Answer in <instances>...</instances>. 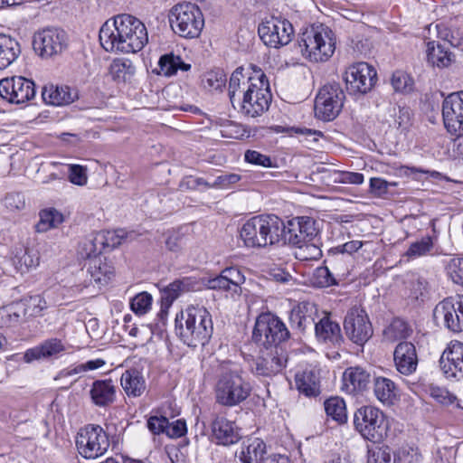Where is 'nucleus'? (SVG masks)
I'll use <instances>...</instances> for the list:
<instances>
[{
	"label": "nucleus",
	"instance_id": "f257e3e1",
	"mask_svg": "<svg viewBox=\"0 0 463 463\" xmlns=\"http://www.w3.org/2000/svg\"><path fill=\"white\" fill-rule=\"evenodd\" d=\"M99 38L105 51L122 53L137 52L148 42L145 24L128 14L106 21L99 29Z\"/></svg>",
	"mask_w": 463,
	"mask_h": 463
},
{
	"label": "nucleus",
	"instance_id": "f03ea898",
	"mask_svg": "<svg viewBox=\"0 0 463 463\" xmlns=\"http://www.w3.org/2000/svg\"><path fill=\"white\" fill-rule=\"evenodd\" d=\"M175 328L182 341L192 347L205 345L213 331L210 313L205 307L198 306H190L176 314Z\"/></svg>",
	"mask_w": 463,
	"mask_h": 463
},
{
	"label": "nucleus",
	"instance_id": "7ed1b4c3",
	"mask_svg": "<svg viewBox=\"0 0 463 463\" xmlns=\"http://www.w3.org/2000/svg\"><path fill=\"white\" fill-rule=\"evenodd\" d=\"M271 97L266 75L260 70L254 71L253 79L243 90L242 98L238 96L236 106L243 116L257 118L269 109Z\"/></svg>",
	"mask_w": 463,
	"mask_h": 463
},
{
	"label": "nucleus",
	"instance_id": "20e7f679",
	"mask_svg": "<svg viewBox=\"0 0 463 463\" xmlns=\"http://www.w3.org/2000/svg\"><path fill=\"white\" fill-rule=\"evenodd\" d=\"M298 42L303 56L314 62L326 61L335 50V34L324 24L307 29Z\"/></svg>",
	"mask_w": 463,
	"mask_h": 463
},
{
	"label": "nucleus",
	"instance_id": "39448f33",
	"mask_svg": "<svg viewBox=\"0 0 463 463\" xmlns=\"http://www.w3.org/2000/svg\"><path fill=\"white\" fill-rule=\"evenodd\" d=\"M251 392V385L240 373L222 365L215 385L216 402L223 406L232 407L244 402Z\"/></svg>",
	"mask_w": 463,
	"mask_h": 463
},
{
	"label": "nucleus",
	"instance_id": "423d86ee",
	"mask_svg": "<svg viewBox=\"0 0 463 463\" xmlns=\"http://www.w3.org/2000/svg\"><path fill=\"white\" fill-rule=\"evenodd\" d=\"M168 18L173 32L185 39L199 37L204 26V18L201 9L192 3L174 5Z\"/></svg>",
	"mask_w": 463,
	"mask_h": 463
},
{
	"label": "nucleus",
	"instance_id": "0eeeda50",
	"mask_svg": "<svg viewBox=\"0 0 463 463\" xmlns=\"http://www.w3.org/2000/svg\"><path fill=\"white\" fill-rule=\"evenodd\" d=\"M354 426L364 439L380 443L388 436L390 420L378 408L362 406L354 414Z\"/></svg>",
	"mask_w": 463,
	"mask_h": 463
},
{
	"label": "nucleus",
	"instance_id": "6e6552de",
	"mask_svg": "<svg viewBox=\"0 0 463 463\" xmlns=\"http://www.w3.org/2000/svg\"><path fill=\"white\" fill-rule=\"evenodd\" d=\"M290 336L286 325L270 313L260 314L255 322L252 340L266 349L282 347L281 345Z\"/></svg>",
	"mask_w": 463,
	"mask_h": 463
},
{
	"label": "nucleus",
	"instance_id": "1a4fd4ad",
	"mask_svg": "<svg viewBox=\"0 0 463 463\" xmlns=\"http://www.w3.org/2000/svg\"><path fill=\"white\" fill-rule=\"evenodd\" d=\"M258 33L265 45L279 48L288 44L294 36L291 23L281 16L265 18L259 25Z\"/></svg>",
	"mask_w": 463,
	"mask_h": 463
},
{
	"label": "nucleus",
	"instance_id": "9d476101",
	"mask_svg": "<svg viewBox=\"0 0 463 463\" xmlns=\"http://www.w3.org/2000/svg\"><path fill=\"white\" fill-rule=\"evenodd\" d=\"M345 95L339 84L323 86L315 99L316 117L324 121L335 119L341 112Z\"/></svg>",
	"mask_w": 463,
	"mask_h": 463
},
{
	"label": "nucleus",
	"instance_id": "9b49d317",
	"mask_svg": "<svg viewBox=\"0 0 463 463\" xmlns=\"http://www.w3.org/2000/svg\"><path fill=\"white\" fill-rule=\"evenodd\" d=\"M76 446L79 453L85 458H96L108 450L109 439L99 425L90 424L78 433Z\"/></svg>",
	"mask_w": 463,
	"mask_h": 463
},
{
	"label": "nucleus",
	"instance_id": "f8f14e48",
	"mask_svg": "<svg viewBox=\"0 0 463 463\" xmlns=\"http://www.w3.org/2000/svg\"><path fill=\"white\" fill-rule=\"evenodd\" d=\"M347 91L352 95L366 94L372 90L377 80L375 69L367 62L350 65L345 73Z\"/></svg>",
	"mask_w": 463,
	"mask_h": 463
},
{
	"label": "nucleus",
	"instance_id": "ddd939ff",
	"mask_svg": "<svg viewBox=\"0 0 463 463\" xmlns=\"http://www.w3.org/2000/svg\"><path fill=\"white\" fill-rule=\"evenodd\" d=\"M344 330L346 336L360 346H363L373 334L367 313L359 307L348 310L344 321Z\"/></svg>",
	"mask_w": 463,
	"mask_h": 463
},
{
	"label": "nucleus",
	"instance_id": "4468645a",
	"mask_svg": "<svg viewBox=\"0 0 463 463\" xmlns=\"http://www.w3.org/2000/svg\"><path fill=\"white\" fill-rule=\"evenodd\" d=\"M35 94L34 82L23 76H14L0 80V97L9 103H25L33 99Z\"/></svg>",
	"mask_w": 463,
	"mask_h": 463
},
{
	"label": "nucleus",
	"instance_id": "2eb2a0df",
	"mask_svg": "<svg viewBox=\"0 0 463 463\" xmlns=\"http://www.w3.org/2000/svg\"><path fill=\"white\" fill-rule=\"evenodd\" d=\"M33 45L42 57H52L66 48L67 34L59 28H46L34 34Z\"/></svg>",
	"mask_w": 463,
	"mask_h": 463
},
{
	"label": "nucleus",
	"instance_id": "dca6fc26",
	"mask_svg": "<svg viewBox=\"0 0 463 463\" xmlns=\"http://www.w3.org/2000/svg\"><path fill=\"white\" fill-rule=\"evenodd\" d=\"M317 236L318 229L316 227V221L311 217H296L285 223V243L301 245L307 241H316Z\"/></svg>",
	"mask_w": 463,
	"mask_h": 463
},
{
	"label": "nucleus",
	"instance_id": "f3484780",
	"mask_svg": "<svg viewBox=\"0 0 463 463\" xmlns=\"http://www.w3.org/2000/svg\"><path fill=\"white\" fill-rule=\"evenodd\" d=\"M434 317L442 318L445 326L452 332L463 330V296L447 298L434 309Z\"/></svg>",
	"mask_w": 463,
	"mask_h": 463
},
{
	"label": "nucleus",
	"instance_id": "a211bd4d",
	"mask_svg": "<svg viewBox=\"0 0 463 463\" xmlns=\"http://www.w3.org/2000/svg\"><path fill=\"white\" fill-rule=\"evenodd\" d=\"M442 118L447 130L456 136H463V90L451 93L442 103Z\"/></svg>",
	"mask_w": 463,
	"mask_h": 463
},
{
	"label": "nucleus",
	"instance_id": "6ab92c4d",
	"mask_svg": "<svg viewBox=\"0 0 463 463\" xmlns=\"http://www.w3.org/2000/svg\"><path fill=\"white\" fill-rule=\"evenodd\" d=\"M288 357L282 347L266 349L251 364L255 375L271 377L280 373L286 366Z\"/></svg>",
	"mask_w": 463,
	"mask_h": 463
},
{
	"label": "nucleus",
	"instance_id": "aec40b11",
	"mask_svg": "<svg viewBox=\"0 0 463 463\" xmlns=\"http://www.w3.org/2000/svg\"><path fill=\"white\" fill-rule=\"evenodd\" d=\"M439 365L447 378L463 376V344L451 342L442 353Z\"/></svg>",
	"mask_w": 463,
	"mask_h": 463
},
{
	"label": "nucleus",
	"instance_id": "412c9836",
	"mask_svg": "<svg viewBox=\"0 0 463 463\" xmlns=\"http://www.w3.org/2000/svg\"><path fill=\"white\" fill-rule=\"evenodd\" d=\"M318 309L315 303L301 301L293 306L289 314V322L294 329L304 333L315 326Z\"/></svg>",
	"mask_w": 463,
	"mask_h": 463
},
{
	"label": "nucleus",
	"instance_id": "4be33fe9",
	"mask_svg": "<svg viewBox=\"0 0 463 463\" xmlns=\"http://www.w3.org/2000/svg\"><path fill=\"white\" fill-rule=\"evenodd\" d=\"M212 440L219 445L228 446L236 443L241 436L235 422L223 416H216L212 423Z\"/></svg>",
	"mask_w": 463,
	"mask_h": 463
},
{
	"label": "nucleus",
	"instance_id": "5701e85b",
	"mask_svg": "<svg viewBox=\"0 0 463 463\" xmlns=\"http://www.w3.org/2000/svg\"><path fill=\"white\" fill-rule=\"evenodd\" d=\"M393 358L396 369L404 375L414 373L418 365V356L414 345L411 342H401L395 347Z\"/></svg>",
	"mask_w": 463,
	"mask_h": 463
},
{
	"label": "nucleus",
	"instance_id": "b1692460",
	"mask_svg": "<svg viewBox=\"0 0 463 463\" xmlns=\"http://www.w3.org/2000/svg\"><path fill=\"white\" fill-rule=\"evenodd\" d=\"M315 335L319 342L338 347L344 343L341 328L338 323L325 315L315 324Z\"/></svg>",
	"mask_w": 463,
	"mask_h": 463
},
{
	"label": "nucleus",
	"instance_id": "393cba45",
	"mask_svg": "<svg viewBox=\"0 0 463 463\" xmlns=\"http://www.w3.org/2000/svg\"><path fill=\"white\" fill-rule=\"evenodd\" d=\"M449 33H446L444 43L429 42L427 44V58L428 61L438 68L449 67L455 59V55L449 51V45L456 46L451 39L448 38Z\"/></svg>",
	"mask_w": 463,
	"mask_h": 463
},
{
	"label": "nucleus",
	"instance_id": "a878e982",
	"mask_svg": "<svg viewBox=\"0 0 463 463\" xmlns=\"http://www.w3.org/2000/svg\"><path fill=\"white\" fill-rule=\"evenodd\" d=\"M261 226L263 232V243L271 246L285 239V222L275 214H261Z\"/></svg>",
	"mask_w": 463,
	"mask_h": 463
},
{
	"label": "nucleus",
	"instance_id": "bb28decb",
	"mask_svg": "<svg viewBox=\"0 0 463 463\" xmlns=\"http://www.w3.org/2000/svg\"><path fill=\"white\" fill-rule=\"evenodd\" d=\"M371 380V373L363 367H349L343 373V388L346 392L354 394L364 391Z\"/></svg>",
	"mask_w": 463,
	"mask_h": 463
},
{
	"label": "nucleus",
	"instance_id": "cd10ccee",
	"mask_svg": "<svg viewBox=\"0 0 463 463\" xmlns=\"http://www.w3.org/2000/svg\"><path fill=\"white\" fill-rule=\"evenodd\" d=\"M260 215L254 216L248 220L240 230V236L246 247L265 248L263 243L264 235L262 232Z\"/></svg>",
	"mask_w": 463,
	"mask_h": 463
},
{
	"label": "nucleus",
	"instance_id": "c85d7f7f",
	"mask_svg": "<svg viewBox=\"0 0 463 463\" xmlns=\"http://www.w3.org/2000/svg\"><path fill=\"white\" fill-rule=\"evenodd\" d=\"M90 395L96 406H109L115 401L116 386L111 379L96 380L91 385Z\"/></svg>",
	"mask_w": 463,
	"mask_h": 463
},
{
	"label": "nucleus",
	"instance_id": "c756f323",
	"mask_svg": "<svg viewBox=\"0 0 463 463\" xmlns=\"http://www.w3.org/2000/svg\"><path fill=\"white\" fill-rule=\"evenodd\" d=\"M45 103L53 106H65L78 99V94L69 86H45L42 91Z\"/></svg>",
	"mask_w": 463,
	"mask_h": 463
},
{
	"label": "nucleus",
	"instance_id": "7c9ffc66",
	"mask_svg": "<svg viewBox=\"0 0 463 463\" xmlns=\"http://www.w3.org/2000/svg\"><path fill=\"white\" fill-rule=\"evenodd\" d=\"M120 383L128 397H139L146 389V380L142 373L135 368L127 370L122 373Z\"/></svg>",
	"mask_w": 463,
	"mask_h": 463
},
{
	"label": "nucleus",
	"instance_id": "2f4dec72",
	"mask_svg": "<svg viewBox=\"0 0 463 463\" xmlns=\"http://www.w3.org/2000/svg\"><path fill=\"white\" fill-rule=\"evenodd\" d=\"M254 71L252 72L246 71L242 67H238L231 75L229 81L228 95L232 107L237 109V93L241 96L243 90L248 88L250 81L253 79Z\"/></svg>",
	"mask_w": 463,
	"mask_h": 463
},
{
	"label": "nucleus",
	"instance_id": "473e14b6",
	"mask_svg": "<svg viewBox=\"0 0 463 463\" xmlns=\"http://www.w3.org/2000/svg\"><path fill=\"white\" fill-rule=\"evenodd\" d=\"M65 350V346L61 340L58 338H51L45 340L43 344L34 348L27 350L24 354V360L28 363L56 355Z\"/></svg>",
	"mask_w": 463,
	"mask_h": 463
},
{
	"label": "nucleus",
	"instance_id": "72a5a7b5",
	"mask_svg": "<svg viewBox=\"0 0 463 463\" xmlns=\"http://www.w3.org/2000/svg\"><path fill=\"white\" fill-rule=\"evenodd\" d=\"M197 285L194 279L185 277L175 279L161 290V299L165 300V307H171L173 302L183 293L193 290Z\"/></svg>",
	"mask_w": 463,
	"mask_h": 463
},
{
	"label": "nucleus",
	"instance_id": "f704fd0d",
	"mask_svg": "<svg viewBox=\"0 0 463 463\" xmlns=\"http://www.w3.org/2000/svg\"><path fill=\"white\" fill-rule=\"evenodd\" d=\"M265 443L261 439L254 438L249 439L247 443L243 442L237 457L241 463H262L265 459Z\"/></svg>",
	"mask_w": 463,
	"mask_h": 463
},
{
	"label": "nucleus",
	"instance_id": "c9c22d12",
	"mask_svg": "<svg viewBox=\"0 0 463 463\" xmlns=\"http://www.w3.org/2000/svg\"><path fill=\"white\" fill-rule=\"evenodd\" d=\"M88 272L95 282L106 284L114 274V267L106 257L101 255L89 261Z\"/></svg>",
	"mask_w": 463,
	"mask_h": 463
},
{
	"label": "nucleus",
	"instance_id": "e433bc0d",
	"mask_svg": "<svg viewBox=\"0 0 463 463\" xmlns=\"http://www.w3.org/2000/svg\"><path fill=\"white\" fill-rule=\"evenodd\" d=\"M20 54L19 43L11 36L0 33V70L9 67Z\"/></svg>",
	"mask_w": 463,
	"mask_h": 463
},
{
	"label": "nucleus",
	"instance_id": "4c0bfd02",
	"mask_svg": "<svg viewBox=\"0 0 463 463\" xmlns=\"http://www.w3.org/2000/svg\"><path fill=\"white\" fill-rule=\"evenodd\" d=\"M295 381L298 390L306 396L311 397L319 394V378L316 372L310 370L298 373Z\"/></svg>",
	"mask_w": 463,
	"mask_h": 463
},
{
	"label": "nucleus",
	"instance_id": "58836bf2",
	"mask_svg": "<svg viewBox=\"0 0 463 463\" xmlns=\"http://www.w3.org/2000/svg\"><path fill=\"white\" fill-rule=\"evenodd\" d=\"M373 392L377 400L383 404L391 405L396 399L395 384L385 377L374 379Z\"/></svg>",
	"mask_w": 463,
	"mask_h": 463
},
{
	"label": "nucleus",
	"instance_id": "ea45409f",
	"mask_svg": "<svg viewBox=\"0 0 463 463\" xmlns=\"http://www.w3.org/2000/svg\"><path fill=\"white\" fill-rule=\"evenodd\" d=\"M158 65L165 76L170 77L177 72L178 70L187 71L191 65L183 61L180 56L173 52L166 53L160 57Z\"/></svg>",
	"mask_w": 463,
	"mask_h": 463
},
{
	"label": "nucleus",
	"instance_id": "a19ab883",
	"mask_svg": "<svg viewBox=\"0 0 463 463\" xmlns=\"http://www.w3.org/2000/svg\"><path fill=\"white\" fill-rule=\"evenodd\" d=\"M24 317L30 318L42 316L43 311L47 308V303L40 295L30 296L18 301Z\"/></svg>",
	"mask_w": 463,
	"mask_h": 463
},
{
	"label": "nucleus",
	"instance_id": "79ce46f5",
	"mask_svg": "<svg viewBox=\"0 0 463 463\" xmlns=\"http://www.w3.org/2000/svg\"><path fill=\"white\" fill-rule=\"evenodd\" d=\"M325 411L328 417L339 424L345 423L347 413L345 401L340 397H330L324 402Z\"/></svg>",
	"mask_w": 463,
	"mask_h": 463
},
{
	"label": "nucleus",
	"instance_id": "37998d69",
	"mask_svg": "<svg viewBox=\"0 0 463 463\" xmlns=\"http://www.w3.org/2000/svg\"><path fill=\"white\" fill-rule=\"evenodd\" d=\"M40 220L35 228L38 232H44L56 227L63 221L62 214L55 208L43 209L39 213Z\"/></svg>",
	"mask_w": 463,
	"mask_h": 463
},
{
	"label": "nucleus",
	"instance_id": "c03bdc74",
	"mask_svg": "<svg viewBox=\"0 0 463 463\" xmlns=\"http://www.w3.org/2000/svg\"><path fill=\"white\" fill-rule=\"evenodd\" d=\"M38 257L28 248H20L12 259L13 265L20 273H24L30 268L35 267L38 264Z\"/></svg>",
	"mask_w": 463,
	"mask_h": 463
},
{
	"label": "nucleus",
	"instance_id": "a18cd8bd",
	"mask_svg": "<svg viewBox=\"0 0 463 463\" xmlns=\"http://www.w3.org/2000/svg\"><path fill=\"white\" fill-rule=\"evenodd\" d=\"M110 73L115 80L126 82L134 75L135 67L128 60H116L110 65Z\"/></svg>",
	"mask_w": 463,
	"mask_h": 463
},
{
	"label": "nucleus",
	"instance_id": "49530a36",
	"mask_svg": "<svg viewBox=\"0 0 463 463\" xmlns=\"http://www.w3.org/2000/svg\"><path fill=\"white\" fill-rule=\"evenodd\" d=\"M24 317L18 302L0 308V327L17 325Z\"/></svg>",
	"mask_w": 463,
	"mask_h": 463
},
{
	"label": "nucleus",
	"instance_id": "de8ad7c7",
	"mask_svg": "<svg viewBox=\"0 0 463 463\" xmlns=\"http://www.w3.org/2000/svg\"><path fill=\"white\" fill-rule=\"evenodd\" d=\"M126 238L124 230L101 232L96 235V241L99 242L102 249H113L120 245Z\"/></svg>",
	"mask_w": 463,
	"mask_h": 463
},
{
	"label": "nucleus",
	"instance_id": "09e8293b",
	"mask_svg": "<svg viewBox=\"0 0 463 463\" xmlns=\"http://www.w3.org/2000/svg\"><path fill=\"white\" fill-rule=\"evenodd\" d=\"M434 247L433 240L430 236H425L420 241L412 242L406 251V256L409 258H419L429 254Z\"/></svg>",
	"mask_w": 463,
	"mask_h": 463
},
{
	"label": "nucleus",
	"instance_id": "8fccbe9b",
	"mask_svg": "<svg viewBox=\"0 0 463 463\" xmlns=\"http://www.w3.org/2000/svg\"><path fill=\"white\" fill-rule=\"evenodd\" d=\"M296 246L298 250L295 254L300 260H317L322 256V250L315 241H307Z\"/></svg>",
	"mask_w": 463,
	"mask_h": 463
},
{
	"label": "nucleus",
	"instance_id": "3c124183",
	"mask_svg": "<svg viewBox=\"0 0 463 463\" xmlns=\"http://www.w3.org/2000/svg\"><path fill=\"white\" fill-rule=\"evenodd\" d=\"M391 83L395 91L402 93L411 92L414 85L412 78L402 71H396L392 73Z\"/></svg>",
	"mask_w": 463,
	"mask_h": 463
},
{
	"label": "nucleus",
	"instance_id": "603ef678",
	"mask_svg": "<svg viewBox=\"0 0 463 463\" xmlns=\"http://www.w3.org/2000/svg\"><path fill=\"white\" fill-rule=\"evenodd\" d=\"M394 460L388 446L368 449L367 463H394Z\"/></svg>",
	"mask_w": 463,
	"mask_h": 463
},
{
	"label": "nucleus",
	"instance_id": "864d4df0",
	"mask_svg": "<svg viewBox=\"0 0 463 463\" xmlns=\"http://www.w3.org/2000/svg\"><path fill=\"white\" fill-rule=\"evenodd\" d=\"M151 305L152 296L146 291L136 295L130 302L131 309L137 315L146 314L151 308Z\"/></svg>",
	"mask_w": 463,
	"mask_h": 463
},
{
	"label": "nucleus",
	"instance_id": "5fc2aeb1",
	"mask_svg": "<svg viewBox=\"0 0 463 463\" xmlns=\"http://www.w3.org/2000/svg\"><path fill=\"white\" fill-rule=\"evenodd\" d=\"M227 81L226 74L222 70H214L205 74L206 86L211 90H222Z\"/></svg>",
	"mask_w": 463,
	"mask_h": 463
},
{
	"label": "nucleus",
	"instance_id": "6e6d98bb",
	"mask_svg": "<svg viewBox=\"0 0 463 463\" xmlns=\"http://www.w3.org/2000/svg\"><path fill=\"white\" fill-rule=\"evenodd\" d=\"M101 246H99V242L96 241V236L93 239L86 240L81 246V250L80 251L82 258L89 260H92L93 258L101 256Z\"/></svg>",
	"mask_w": 463,
	"mask_h": 463
},
{
	"label": "nucleus",
	"instance_id": "4d7b16f0",
	"mask_svg": "<svg viewBox=\"0 0 463 463\" xmlns=\"http://www.w3.org/2000/svg\"><path fill=\"white\" fill-rule=\"evenodd\" d=\"M418 174L428 175L433 178H439L441 176V174L438 171H430L415 166L401 165L400 167L397 168V175H399L400 176H413L415 179L418 180Z\"/></svg>",
	"mask_w": 463,
	"mask_h": 463
},
{
	"label": "nucleus",
	"instance_id": "13d9d810",
	"mask_svg": "<svg viewBox=\"0 0 463 463\" xmlns=\"http://www.w3.org/2000/svg\"><path fill=\"white\" fill-rule=\"evenodd\" d=\"M69 180L76 185H85L88 181L87 168L80 165H70Z\"/></svg>",
	"mask_w": 463,
	"mask_h": 463
},
{
	"label": "nucleus",
	"instance_id": "bf43d9fd",
	"mask_svg": "<svg viewBox=\"0 0 463 463\" xmlns=\"http://www.w3.org/2000/svg\"><path fill=\"white\" fill-rule=\"evenodd\" d=\"M222 272L232 286V291L237 293L240 290V285L245 281V278L241 270L237 268L231 267L223 269Z\"/></svg>",
	"mask_w": 463,
	"mask_h": 463
},
{
	"label": "nucleus",
	"instance_id": "052dcab7",
	"mask_svg": "<svg viewBox=\"0 0 463 463\" xmlns=\"http://www.w3.org/2000/svg\"><path fill=\"white\" fill-rule=\"evenodd\" d=\"M105 364V361L102 359H96L88 361L85 364H78L72 369H67L63 371L61 373L64 376H71L74 374H78L86 371H92L102 367Z\"/></svg>",
	"mask_w": 463,
	"mask_h": 463
},
{
	"label": "nucleus",
	"instance_id": "680f3d73",
	"mask_svg": "<svg viewBox=\"0 0 463 463\" xmlns=\"http://www.w3.org/2000/svg\"><path fill=\"white\" fill-rule=\"evenodd\" d=\"M448 274L456 284H463V258L452 259L448 265Z\"/></svg>",
	"mask_w": 463,
	"mask_h": 463
},
{
	"label": "nucleus",
	"instance_id": "e2e57ef3",
	"mask_svg": "<svg viewBox=\"0 0 463 463\" xmlns=\"http://www.w3.org/2000/svg\"><path fill=\"white\" fill-rule=\"evenodd\" d=\"M398 459L402 463H419L421 458L417 448L402 447L397 453Z\"/></svg>",
	"mask_w": 463,
	"mask_h": 463
},
{
	"label": "nucleus",
	"instance_id": "0e129e2a",
	"mask_svg": "<svg viewBox=\"0 0 463 463\" xmlns=\"http://www.w3.org/2000/svg\"><path fill=\"white\" fill-rule=\"evenodd\" d=\"M387 334L393 338H405L410 334V328L402 319H394L387 329Z\"/></svg>",
	"mask_w": 463,
	"mask_h": 463
},
{
	"label": "nucleus",
	"instance_id": "69168bd1",
	"mask_svg": "<svg viewBox=\"0 0 463 463\" xmlns=\"http://www.w3.org/2000/svg\"><path fill=\"white\" fill-rule=\"evenodd\" d=\"M245 161L256 165L271 167L272 161L269 156L263 155L255 150H247L244 155Z\"/></svg>",
	"mask_w": 463,
	"mask_h": 463
},
{
	"label": "nucleus",
	"instance_id": "338daca9",
	"mask_svg": "<svg viewBox=\"0 0 463 463\" xmlns=\"http://www.w3.org/2000/svg\"><path fill=\"white\" fill-rule=\"evenodd\" d=\"M390 186H396V183L387 182L379 177L370 179V192L375 196L381 197L386 194Z\"/></svg>",
	"mask_w": 463,
	"mask_h": 463
},
{
	"label": "nucleus",
	"instance_id": "774afa93",
	"mask_svg": "<svg viewBox=\"0 0 463 463\" xmlns=\"http://www.w3.org/2000/svg\"><path fill=\"white\" fill-rule=\"evenodd\" d=\"M4 203L12 212L21 211L25 207L24 196L20 193L7 194L4 199Z\"/></svg>",
	"mask_w": 463,
	"mask_h": 463
}]
</instances>
